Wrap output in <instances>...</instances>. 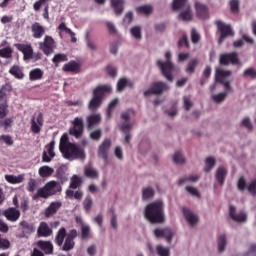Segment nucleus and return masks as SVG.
<instances>
[{
    "mask_svg": "<svg viewBox=\"0 0 256 256\" xmlns=\"http://www.w3.org/2000/svg\"><path fill=\"white\" fill-rule=\"evenodd\" d=\"M81 178L77 175H74L72 178H71V181H70V189H77L78 187H81Z\"/></svg>",
    "mask_w": 256,
    "mask_h": 256,
    "instance_id": "nucleus-51",
    "label": "nucleus"
},
{
    "mask_svg": "<svg viewBox=\"0 0 256 256\" xmlns=\"http://www.w3.org/2000/svg\"><path fill=\"white\" fill-rule=\"evenodd\" d=\"M0 57H2V59H11V57H13V48L7 46L0 49Z\"/></svg>",
    "mask_w": 256,
    "mask_h": 256,
    "instance_id": "nucleus-46",
    "label": "nucleus"
},
{
    "mask_svg": "<svg viewBox=\"0 0 256 256\" xmlns=\"http://www.w3.org/2000/svg\"><path fill=\"white\" fill-rule=\"evenodd\" d=\"M39 49L43 51L44 55H51L55 51V40L53 37L46 35L44 41L39 43Z\"/></svg>",
    "mask_w": 256,
    "mask_h": 256,
    "instance_id": "nucleus-13",
    "label": "nucleus"
},
{
    "mask_svg": "<svg viewBox=\"0 0 256 256\" xmlns=\"http://www.w3.org/2000/svg\"><path fill=\"white\" fill-rule=\"evenodd\" d=\"M215 25L217 26V29L220 33V37L218 39V45H221L227 39V37H233V29L231 28V25L225 24L221 20H217L215 22Z\"/></svg>",
    "mask_w": 256,
    "mask_h": 256,
    "instance_id": "nucleus-7",
    "label": "nucleus"
},
{
    "mask_svg": "<svg viewBox=\"0 0 256 256\" xmlns=\"http://www.w3.org/2000/svg\"><path fill=\"white\" fill-rule=\"evenodd\" d=\"M53 63L55 65H59V63H64V61H68L67 55L66 54H56L53 59Z\"/></svg>",
    "mask_w": 256,
    "mask_h": 256,
    "instance_id": "nucleus-58",
    "label": "nucleus"
},
{
    "mask_svg": "<svg viewBox=\"0 0 256 256\" xmlns=\"http://www.w3.org/2000/svg\"><path fill=\"white\" fill-rule=\"evenodd\" d=\"M5 180L12 185H17L19 183H23L25 181V174H20L18 176L15 175H5Z\"/></svg>",
    "mask_w": 256,
    "mask_h": 256,
    "instance_id": "nucleus-34",
    "label": "nucleus"
},
{
    "mask_svg": "<svg viewBox=\"0 0 256 256\" xmlns=\"http://www.w3.org/2000/svg\"><path fill=\"white\" fill-rule=\"evenodd\" d=\"M144 217L152 225H163L165 223V203L162 200L149 203L145 207Z\"/></svg>",
    "mask_w": 256,
    "mask_h": 256,
    "instance_id": "nucleus-1",
    "label": "nucleus"
},
{
    "mask_svg": "<svg viewBox=\"0 0 256 256\" xmlns=\"http://www.w3.org/2000/svg\"><path fill=\"white\" fill-rule=\"evenodd\" d=\"M31 31H32V37L34 39H41L43 35H45V27H43L39 22H35L31 26Z\"/></svg>",
    "mask_w": 256,
    "mask_h": 256,
    "instance_id": "nucleus-28",
    "label": "nucleus"
},
{
    "mask_svg": "<svg viewBox=\"0 0 256 256\" xmlns=\"http://www.w3.org/2000/svg\"><path fill=\"white\" fill-rule=\"evenodd\" d=\"M187 181H190L192 183H197V181H199V176L191 175L189 177L180 178L178 181V185H184V183H187Z\"/></svg>",
    "mask_w": 256,
    "mask_h": 256,
    "instance_id": "nucleus-52",
    "label": "nucleus"
},
{
    "mask_svg": "<svg viewBox=\"0 0 256 256\" xmlns=\"http://www.w3.org/2000/svg\"><path fill=\"white\" fill-rule=\"evenodd\" d=\"M220 65H239L241 66V59H239V53L237 52H229L220 54L219 57Z\"/></svg>",
    "mask_w": 256,
    "mask_h": 256,
    "instance_id": "nucleus-8",
    "label": "nucleus"
},
{
    "mask_svg": "<svg viewBox=\"0 0 256 256\" xmlns=\"http://www.w3.org/2000/svg\"><path fill=\"white\" fill-rule=\"evenodd\" d=\"M77 235L78 233L76 229L70 230L64 240V243L60 247L61 251H73V249H75V239H77Z\"/></svg>",
    "mask_w": 256,
    "mask_h": 256,
    "instance_id": "nucleus-11",
    "label": "nucleus"
},
{
    "mask_svg": "<svg viewBox=\"0 0 256 256\" xmlns=\"http://www.w3.org/2000/svg\"><path fill=\"white\" fill-rule=\"evenodd\" d=\"M9 73L10 75H12V77H15V79H24L25 77V74L23 73V68L19 65H13L9 69Z\"/></svg>",
    "mask_w": 256,
    "mask_h": 256,
    "instance_id": "nucleus-33",
    "label": "nucleus"
},
{
    "mask_svg": "<svg viewBox=\"0 0 256 256\" xmlns=\"http://www.w3.org/2000/svg\"><path fill=\"white\" fill-rule=\"evenodd\" d=\"M237 208L234 205L229 206V215L232 218V221L236 223H245L247 221V214L244 212H239L236 214Z\"/></svg>",
    "mask_w": 256,
    "mask_h": 256,
    "instance_id": "nucleus-17",
    "label": "nucleus"
},
{
    "mask_svg": "<svg viewBox=\"0 0 256 256\" xmlns=\"http://www.w3.org/2000/svg\"><path fill=\"white\" fill-rule=\"evenodd\" d=\"M61 191H63L61 183L52 180L47 182L42 188H39L37 193L32 196V199L33 201H37V199H49V197H53V195H57Z\"/></svg>",
    "mask_w": 256,
    "mask_h": 256,
    "instance_id": "nucleus-3",
    "label": "nucleus"
},
{
    "mask_svg": "<svg viewBox=\"0 0 256 256\" xmlns=\"http://www.w3.org/2000/svg\"><path fill=\"white\" fill-rule=\"evenodd\" d=\"M62 155L64 159H68V161H75V159L84 161L85 157H87L85 148L75 143L69 144L68 147L62 151Z\"/></svg>",
    "mask_w": 256,
    "mask_h": 256,
    "instance_id": "nucleus-5",
    "label": "nucleus"
},
{
    "mask_svg": "<svg viewBox=\"0 0 256 256\" xmlns=\"http://www.w3.org/2000/svg\"><path fill=\"white\" fill-rule=\"evenodd\" d=\"M83 209L86 213H89L91 209L93 208V198L91 196H86L85 199L82 202Z\"/></svg>",
    "mask_w": 256,
    "mask_h": 256,
    "instance_id": "nucleus-47",
    "label": "nucleus"
},
{
    "mask_svg": "<svg viewBox=\"0 0 256 256\" xmlns=\"http://www.w3.org/2000/svg\"><path fill=\"white\" fill-rule=\"evenodd\" d=\"M155 196V189L153 187H145L142 189V199L145 201L147 199H151V197Z\"/></svg>",
    "mask_w": 256,
    "mask_h": 256,
    "instance_id": "nucleus-44",
    "label": "nucleus"
},
{
    "mask_svg": "<svg viewBox=\"0 0 256 256\" xmlns=\"http://www.w3.org/2000/svg\"><path fill=\"white\" fill-rule=\"evenodd\" d=\"M47 151H43L42 161L44 163H51L53 157H55V141H51L49 145L46 146Z\"/></svg>",
    "mask_w": 256,
    "mask_h": 256,
    "instance_id": "nucleus-19",
    "label": "nucleus"
},
{
    "mask_svg": "<svg viewBox=\"0 0 256 256\" xmlns=\"http://www.w3.org/2000/svg\"><path fill=\"white\" fill-rule=\"evenodd\" d=\"M191 7L187 0H174L172 3L173 11H183Z\"/></svg>",
    "mask_w": 256,
    "mask_h": 256,
    "instance_id": "nucleus-31",
    "label": "nucleus"
},
{
    "mask_svg": "<svg viewBox=\"0 0 256 256\" xmlns=\"http://www.w3.org/2000/svg\"><path fill=\"white\" fill-rule=\"evenodd\" d=\"M63 71L77 75L81 73V64L77 63L76 61H70L63 66Z\"/></svg>",
    "mask_w": 256,
    "mask_h": 256,
    "instance_id": "nucleus-27",
    "label": "nucleus"
},
{
    "mask_svg": "<svg viewBox=\"0 0 256 256\" xmlns=\"http://www.w3.org/2000/svg\"><path fill=\"white\" fill-rule=\"evenodd\" d=\"M65 239H67V229H65V227H61L55 236L54 243L58 247H63Z\"/></svg>",
    "mask_w": 256,
    "mask_h": 256,
    "instance_id": "nucleus-30",
    "label": "nucleus"
},
{
    "mask_svg": "<svg viewBox=\"0 0 256 256\" xmlns=\"http://www.w3.org/2000/svg\"><path fill=\"white\" fill-rule=\"evenodd\" d=\"M88 129H93L95 125L101 123V114H92L87 117Z\"/></svg>",
    "mask_w": 256,
    "mask_h": 256,
    "instance_id": "nucleus-35",
    "label": "nucleus"
},
{
    "mask_svg": "<svg viewBox=\"0 0 256 256\" xmlns=\"http://www.w3.org/2000/svg\"><path fill=\"white\" fill-rule=\"evenodd\" d=\"M103 137V131L101 129H96L90 133V139L92 141H100Z\"/></svg>",
    "mask_w": 256,
    "mask_h": 256,
    "instance_id": "nucleus-55",
    "label": "nucleus"
},
{
    "mask_svg": "<svg viewBox=\"0 0 256 256\" xmlns=\"http://www.w3.org/2000/svg\"><path fill=\"white\" fill-rule=\"evenodd\" d=\"M136 12L138 15H146V17H149L151 13H153V6L151 5H142L136 7Z\"/></svg>",
    "mask_w": 256,
    "mask_h": 256,
    "instance_id": "nucleus-39",
    "label": "nucleus"
},
{
    "mask_svg": "<svg viewBox=\"0 0 256 256\" xmlns=\"http://www.w3.org/2000/svg\"><path fill=\"white\" fill-rule=\"evenodd\" d=\"M227 168L224 166H220L217 168L215 172V179L217 183L220 185V187H223L225 185V180L227 179Z\"/></svg>",
    "mask_w": 256,
    "mask_h": 256,
    "instance_id": "nucleus-23",
    "label": "nucleus"
},
{
    "mask_svg": "<svg viewBox=\"0 0 256 256\" xmlns=\"http://www.w3.org/2000/svg\"><path fill=\"white\" fill-rule=\"evenodd\" d=\"M127 84H128L127 78H120L117 83V91L119 93H123V91H125V88L127 87Z\"/></svg>",
    "mask_w": 256,
    "mask_h": 256,
    "instance_id": "nucleus-57",
    "label": "nucleus"
},
{
    "mask_svg": "<svg viewBox=\"0 0 256 256\" xmlns=\"http://www.w3.org/2000/svg\"><path fill=\"white\" fill-rule=\"evenodd\" d=\"M111 88L108 85H100L93 90V97L91 98L88 109L90 111H97L101 105H103V99H105V93H110Z\"/></svg>",
    "mask_w": 256,
    "mask_h": 256,
    "instance_id": "nucleus-4",
    "label": "nucleus"
},
{
    "mask_svg": "<svg viewBox=\"0 0 256 256\" xmlns=\"http://www.w3.org/2000/svg\"><path fill=\"white\" fill-rule=\"evenodd\" d=\"M69 144H72L71 142H69V135L63 134L60 138V152L62 153L63 151H65L66 147H69Z\"/></svg>",
    "mask_w": 256,
    "mask_h": 256,
    "instance_id": "nucleus-45",
    "label": "nucleus"
},
{
    "mask_svg": "<svg viewBox=\"0 0 256 256\" xmlns=\"http://www.w3.org/2000/svg\"><path fill=\"white\" fill-rule=\"evenodd\" d=\"M111 139L105 138L103 142L99 145L98 148V157L103 159L104 161L109 160V150L111 149Z\"/></svg>",
    "mask_w": 256,
    "mask_h": 256,
    "instance_id": "nucleus-14",
    "label": "nucleus"
},
{
    "mask_svg": "<svg viewBox=\"0 0 256 256\" xmlns=\"http://www.w3.org/2000/svg\"><path fill=\"white\" fill-rule=\"evenodd\" d=\"M20 227L22 228L23 233H26L27 235L35 233V226L25 220L20 222Z\"/></svg>",
    "mask_w": 256,
    "mask_h": 256,
    "instance_id": "nucleus-41",
    "label": "nucleus"
},
{
    "mask_svg": "<svg viewBox=\"0 0 256 256\" xmlns=\"http://www.w3.org/2000/svg\"><path fill=\"white\" fill-rule=\"evenodd\" d=\"M13 125V118H6L5 120L0 119V127H4L5 131Z\"/></svg>",
    "mask_w": 256,
    "mask_h": 256,
    "instance_id": "nucleus-62",
    "label": "nucleus"
},
{
    "mask_svg": "<svg viewBox=\"0 0 256 256\" xmlns=\"http://www.w3.org/2000/svg\"><path fill=\"white\" fill-rule=\"evenodd\" d=\"M14 47H16L18 51L23 53L24 61H29L33 58V46H31V44L16 43L14 44Z\"/></svg>",
    "mask_w": 256,
    "mask_h": 256,
    "instance_id": "nucleus-15",
    "label": "nucleus"
},
{
    "mask_svg": "<svg viewBox=\"0 0 256 256\" xmlns=\"http://www.w3.org/2000/svg\"><path fill=\"white\" fill-rule=\"evenodd\" d=\"M157 255L159 256H171V250L163 245L156 246Z\"/></svg>",
    "mask_w": 256,
    "mask_h": 256,
    "instance_id": "nucleus-50",
    "label": "nucleus"
},
{
    "mask_svg": "<svg viewBox=\"0 0 256 256\" xmlns=\"http://www.w3.org/2000/svg\"><path fill=\"white\" fill-rule=\"evenodd\" d=\"M73 127L70 128L69 134L76 139H81L83 137V131H85V126L83 124V118L76 117L72 122Z\"/></svg>",
    "mask_w": 256,
    "mask_h": 256,
    "instance_id": "nucleus-10",
    "label": "nucleus"
},
{
    "mask_svg": "<svg viewBox=\"0 0 256 256\" xmlns=\"http://www.w3.org/2000/svg\"><path fill=\"white\" fill-rule=\"evenodd\" d=\"M178 47H186V49H189V39L187 38V35L184 34L179 40H178Z\"/></svg>",
    "mask_w": 256,
    "mask_h": 256,
    "instance_id": "nucleus-61",
    "label": "nucleus"
},
{
    "mask_svg": "<svg viewBox=\"0 0 256 256\" xmlns=\"http://www.w3.org/2000/svg\"><path fill=\"white\" fill-rule=\"evenodd\" d=\"M2 215L7 219V221L15 223L16 221H19V217H21V212L15 207H10L4 210L2 212Z\"/></svg>",
    "mask_w": 256,
    "mask_h": 256,
    "instance_id": "nucleus-16",
    "label": "nucleus"
},
{
    "mask_svg": "<svg viewBox=\"0 0 256 256\" xmlns=\"http://www.w3.org/2000/svg\"><path fill=\"white\" fill-rule=\"evenodd\" d=\"M81 237H82V239H89V237H91V227L82 224Z\"/></svg>",
    "mask_w": 256,
    "mask_h": 256,
    "instance_id": "nucleus-54",
    "label": "nucleus"
},
{
    "mask_svg": "<svg viewBox=\"0 0 256 256\" xmlns=\"http://www.w3.org/2000/svg\"><path fill=\"white\" fill-rule=\"evenodd\" d=\"M41 127H43V113L38 114L36 121L35 118H32L31 120L32 133H35L36 135L41 133Z\"/></svg>",
    "mask_w": 256,
    "mask_h": 256,
    "instance_id": "nucleus-25",
    "label": "nucleus"
},
{
    "mask_svg": "<svg viewBox=\"0 0 256 256\" xmlns=\"http://www.w3.org/2000/svg\"><path fill=\"white\" fill-rule=\"evenodd\" d=\"M183 213H184V217H185L186 221L190 225H197V222L199 221V218L197 217V215L193 214V212H191V210H189L187 208L183 209Z\"/></svg>",
    "mask_w": 256,
    "mask_h": 256,
    "instance_id": "nucleus-32",
    "label": "nucleus"
},
{
    "mask_svg": "<svg viewBox=\"0 0 256 256\" xmlns=\"http://www.w3.org/2000/svg\"><path fill=\"white\" fill-rule=\"evenodd\" d=\"M44 72L40 68L32 69L29 72V80L30 81H40V79H43Z\"/></svg>",
    "mask_w": 256,
    "mask_h": 256,
    "instance_id": "nucleus-36",
    "label": "nucleus"
},
{
    "mask_svg": "<svg viewBox=\"0 0 256 256\" xmlns=\"http://www.w3.org/2000/svg\"><path fill=\"white\" fill-rule=\"evenodd\" d=\"M63 207V203L61 201L51 202L50 205L45 209L44 216L46 219L49 217H53V215H57V211Z\"/></svg>",
    "mask_w": 256,
    "mask_h": 256,
    "instance_id": "nucleus-20",
    "label": "nucleus"
},
{
    "mask_svg": "<svg viewBox=\"0 0 256 256\" xmlns=\"http://www.w3.org/2000/svg\"><path fill=\"white\" fill-rule=\"evenodd\" d=\"M231 75H232L231 70H223V69L216 70V75H215L216 83H220V85H223L226 91L212 96V99L215 103H223V101L227 99V96L229 95V93L233 91V88L231 87V82L227 80L229 79V77H231Z\"/></svg>",
    "mask_w": 256,
    "mask_h": 256,
    "instance_id": "nucleus-2",
    "label": "nucleus"
},
{
    "mask_svg": "<svg viewBox=\"0 0 256 256\" xmlns=\"http://www.w3.org/2000/svg\"><path fill=\"white\" fill-rule=\"evenodd\" d=\"M110 3L115 15H123V11H125V0H110Z\"/></svg>",
    "mask_w": 256,
    "mask_h": 256,
    "instance_id": "nucleus-29",
    "label": "nucleus"
},
{
    "mask_svg": "<svg viewBox=\"0 0 256 256\" xmlns=\"http://www.w3.org/2000/svg\"><path fill=\"white\" fill-rule=\"evenodd\" d=\"M38 237H51L53 235V229L49 227L47 222H40L38 229H37Z\"/></svg>",
    "mask_w": 256,
    "mask_h": 256,
    "instance_id": "nucleus-24",
    "label": "nucleus"
},
{
    "mask_svg": "<svg viewBox=\"0 0 256 256\" xmlns=\"http://www.w3.org/2000/svg\"><path fill=\"white\" fill-rule=\"evenodd\" d=\"M44 6L43 9V17L46 21H49V0H38L34 3L33 9L34 11H41V7Z\"/></svg>",
    "mask_w": 256,
    "mask_h": 256,
    "instance_id": "nucleus-18",
    "label": "nucleus"
},
{
    "mask_svg": "<svg viewBox=\"0 0 256 256\" xmlns=\"http://www.w3.org/2000/svg\"><path fill=\"white\" fill-rule=\"evenodd\" d=\"M244 77H251V79H256V70L253 68H248L243 73Z\"/></svg>",
    "mask_w": 256,
    "mask_h": 256,
    "instance_id": "nucleus-63",
    "label": "nucleus"
},
{
    "mask_svg": "<svg viewBox=\"0 0 256 256\" xmlns=\"http://www.w3.org/2000/svg\"><path fill=\"white\" fill-rule=\"evenodd\" d=\"M130 33L134 39H141V28L140 26H134L131 28Z\"/></svg>",
    "mask_w": 256,
    "mask_h": 256,
    "instance_id": "nucleus-59",
    "label": "nucleus"
},
{
    "mask_svg": "<svg viewBox=\"0 0 256 256\" xmlns=\"http://www.w3.org/2000/svg\"><path fill=\"white\" fill-rule=\"evenodd\" d=\"M171 52L167 51L165 53L166 61L163 62L162 60L157 61V67L161 70V73L167 81H173V71H175V64L171 61Z\"/></svg>",
    "mask_w": 256,
    "mask_h": 256,
    "instance_id": "nucleus-6",
    "label": "nucleus"
},
{
    "mask_svg": "<svg viewBox=\"0 0 256 256\" xmlns=\"http://www.w3.org/2000/svg\"><path fill=\"white\" fill-rule=\"evenodd\" d=\"M7 94H5V90H0V119H5L7 115H9V105H7V101H3Z\"/></svg>",
    "mask_w": 256,
    "mask_h": 256,
    "instance_id": "nucleus-21",
    "label": "nucleus"
},
{
    "mask_svg": "<svg viewBox=\"0 0 256 256\" xmlns=\"http://www.w3.org/2000/svg\"><path fill=\"white\" fill-rule=\"evenodd\" d=\"M37 247L45 253V255H53V243L51 241L39 240L37 242Z\"/></svg>",
    "mask_w": 256,
    "mask_h": 256,
    "instance_id": "nucleus-26",
    "label": "nucleus"
},
{
    "mask_svg": "<svg viewBox=\"0 0 256 256\" xmlns=\"http://www.w3.org/2000/svg\"><path fill=\"white\" fill-rule=\"evenodd\" d=\"M178 18L181 21H185V22L193 21V13L191 12V7L182 10L178 15Z\"/></svg>",
    "mask_w": 256,
    "mask_h": 256,
    "instance_id": "nucleus-37",
    "label": "nucleus"
},
{
    "mask_svg": "<svg viewBox=\"0 0 256 256\" xmlns=\"http://www.w3.org/2000/svg\"><path fill=\"white\" fill-rule=\"evenodd\" d=\"M154 237H156V239H163L164 237L167 243H171L173 241V237H175V231L169 227L156 228L154 230Z\"/></svg>",
    "mask_w": 256,
    "mask_h": 256,
    "instance_id": "nucleus-12",
    "label": "nucleus"
},
{
    "mask_svg": "<svg viewBox=\"0 0 256 256\" xmlns=\"http://www.w3.org/2000/svg\"><path fill=\"white\" fill-rule=\"evenodd\" d=\"M191 41L194 45H197L201 41V34L195 28L191 30Z\"/></svg>",
    "mask_w": 256,
    "mask_h": 256,
    "instance_id": "nucleus-56",
    "label": "nucleus"
},
{
    "mask_svg": "<svg viewBox=\"0 0 256 256\" xmlns=\"http://www.w3.org/2000/svg\"><path fill=\"white\" fill-rule=\"evenodd\" d=\"M199 65V59L197 58H192L186 68H185V71L186 73H189V75H193V73H195V69H197V66Z\"/></svg>",
    "mask_w": 256,
    "mask_h": 256,
    "instance_id": "nucleus-38",
    "label": "nucleus"
},
{
    "mask_svg": "<svg viewBox=\"0 0 256 256\" xmlns=\"http://www.w3.org/2000/svg\"><path fill=\"white\" fill-rule=\"evenodd\" d=\"M84 174L88 179H99V171L95 170V168L85 167Z\"/></svg>",
    "mask_w": 256,
    "mask_h": 256,
    "instance_id": "nucleus-42",
    "label": "nucleus"
},
{
    "mask_svg": "<svg viewBox=\"0 0 256 256\" xmlns=\"http://www.w3.org/2000/svg\"><path fill=\"white\" fill-rule=\"evenodd\" d=\"M247 190L251 193V195H256V179L253 180L248 186Z\"/></svg>",
    "mask_w": 256,
    "mask_h": 256,
    "instance_id": "nucleus-64",
    "label": "nucleus"
},
{
    "mask_svg": "<svg viewBox=\"0 0 256 256\" xmlns=\"http://www.w3.org/2000/svg\"><path fill=\"white\" fill-rule=\"evenodd\" d=\"M9 247H11V242H9L8 239L3 238L0 234V250L6 251Z\"/></svg>",
    "mask_w": 256,
    "mask_h": 256,
    "instance_id": "nucleus-60",
    "label": "nucleus"
},
{
    "mask_svg": "<svg viewBox=\"0 0 256 256\" xmlns=\"http://www.w3.org/2000/svg\"><path fill=\"white\" fill-rule=\"evenodd\" d=\"M55 170L49 166H42L39 168L38 173L40 177H51Z\"/></svg>",
    "mask_w": 256,
    "mask_h": 256,
    "instance_id": "nucleus-43",
    "label": "nucleus"
},
{
    "mask_svg": "<svg viewBox=\"0 0 256 256\" xmlns=\"http://www.w3.org/2000/svg\"><path fill=\"white\" fill-rule=\"evenodd\" d=\"M164 91H169V85L165 82H154L152 86L144 91V97H149V95H161Z\"/></svg>",
    "mask_w": 256,
    "mask_h": 256,
    "instance_id": "nucleus-9",
    "label": "nucleus"
},
{
    "mask_svg": "<svg viewBox=\"0 0 256 256\" xmlns=\"http://www.w3.org/2000/svg\"><path fill=\"white\" fill-rule=\"evenodd\" d=\"M217 165V160L213 158L212 156H209L205 159V167H204V172L205 173H211L213 171V167Z\"/></svg>",
    "mask_w": 256,
    "mask_h": 256,
    "instance_id": "nucleus-40",
    "label": "nucleus"
},
{
    "mask_svg": "<svg viewBox=\"0 0 256 256\" xmlns=\"http://www.w3.org/2000/svg\"><path fill=\"white\" fill-rule=\"evenodd\" d=\"M196 15L199 19H209V7L207 5L196 2L195 3Z\"/></svg>",
    "mask_w": 256,
    "mask_h": 256,
    "instance_id": "nucleus-22",
    "label": "nucleus"
},
{
    "mask_svg": "<svg viewBox=\"0 0 256 256\" xmlns=\"http://www.w3.org/2000/svg\"><path fill=\"white\" fill-rule=\"evenodd\" d=\"M173 161L174 163H176V165H183V163H185V157H183L181 151H177L174 153Z\"/></svg>",
    "mask_w": 256,
    "mask_h": 256,
    "instance_id": "nucleus-53",
    "label": "nucleus"
},
{
    "mask_svg": "<svg viewBox=\"0 0 256 256\" xmlns=\"http://www.w3.org/2000/svg\"><path fill=\"white\" fill-rule=\"evenodd\" d=\"M230 5V11L234 15H237L240 11V2L239 0H230L229 2Z\"/></svg>",
    "mask_w": 256,
    "mask_h": 256,
    "instance_id": "nucleus-49",
    "label": "nucleus"
},
{
    "mask_svg": "<svg viewBox=\"0 0 256 256\" xmlns=\"http://www.w3.org/2000/svg\"><path fill=\"white\" fill-rule=\"evenodd\" d=\"M225 247H227V237L225 235H220L218 237V251H219V253H223V251H225Z\"/></svg>",
    "mask_w": 256,
    "mask_h": 256,
    "instance_id": "nucleus-48",
    "label": "nucleus"
}]
</instances>
